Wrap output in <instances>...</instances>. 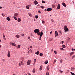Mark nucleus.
<instances>
[{"mask_svg":"<svg viewBox=\"0 0 75 75\" xmlns=\"http://www.w3.org/2000/svg\"><path fill=\"white\" fill-rule=\"evenodd\" d=\"M28 14L30 16V17H32V14H31V13H28Z\"/></svg>","mask_w":75,"mask_h":75,"instance_id":"nucleus-27","label":"nucleus"},{"mask_svg":"<svg viewBox=\"0 0 75 75\" xmlns=\"http://www.w3.org/2000/svg\"><path fill=\"white\" fill-rule=\"evenodd\" d=\"M3 38L4 40H6V37H5V36L4 35V34L3 33Z\"/></svg>","mask_w":75,"mask_h":75,"instance_id":"nucleus-16","label":"nucleus"},{"mask_svg":"<svg viewBox=\"0 0 75 75\" xmlns=\"http://www.w3.org/2000/svg\"><path fill=\"white\" fill-rule=\"evenodd\" d=\"M43 35V33L42 32H41L40 33V38H41V37H42V35Z\"/></svg>","mask_w":75,"mask_h":75,"instance_id":"nucleus-9","label":"nucleus"},{"mask_svg":"<svg viewBox=\"0 0 75 75\" xmlns=\"http://www.w3.org/2000/svg\"><path fill=\"white\" fill-rule=\"evenodd\" d=\"M62 44H64V41H62Z\"/></svg>","mask_w":75,"mask_h":75,"instance_id":"nucleus-53","label":"nucleus"},{"mask_svg":"<svg viewBox=\"0 0 75 75\" xmlns=\"http://www.w3.org/2000/svg\"><path fill=\"white\" fill-rule=\"evenodd\" d=\"M35 62H34L33 63V65H35Z\"/></svg>","mask_w":75,"mask_h":75,"instance_id":"nucleus-55","label":"nucleus"},{"mask_svg":"<svg viewBox=\"0 0 75 75\" xmlns=\"http://www.w3.org/2000/svg\"><path fill=\"white\" fill-rule=\"evenodd\" d=\"M46 75H49V73L48 72H47L46 73Z\"/></svg>","mask_w":75,"mask_h":75,"instance_id":"nucleus-38","label":"nucleus"},{"mask_svg":"<svg viewBox=\"0 0 75 75\" xmlns=\"http://www.w3.org/2000/svg\"><path fill=\"white\" fill-rule=\"evenodd\" d=\"M60 73H62L63 71H61V70H60Z\"/></svg>","mask_w":75,"mask_h":75,"instance_id":"nucleus-48","label":"nucleus"},{"mask_svg":"<svg viewBox=\"0 0 75 75\" xmlns=\"http://www.w3.org/2000/svg\"><path fill=\"white\" fill-rule=\"evenodd\" d=\"M34 61H35L34 62H36V59H35Z\"/></svg>","mask_w":75,"mask_h":75,"instance_id":"nucleus-54","label":"nucleus"},{"mask_svg":"<svg viewBox=\"0 0 75 75\" xmlns=\"http://www.w3.org/2000/svg\"><path fill=\"white\" fill-rule=\"evenodd\" d=\"M43 55V54L40 53V54L39 55H40V57H41Z\"/></svg>","mask_w":75,"mask_h":75,"instance_id":"nucleus-26","label":"nucleus"},{"mask_svg":"<svg viewBox=\"0 0 75 75\" xmlns=\"http://www.w3.org/2000/svg\"><path fill=\"white\" fill-rule=\"evenodd\" d=\"M18 23H20L21 21V18H19L18 19Z\"/></svg>","mask_w":75,"mask_h":75,"instance_id":"nucleus-12","label":"nucleus"},{"mask_svg":"<svg viewBox=\"0 0 75 75\" xmlns=\"http://www.w3.org/2000/svg\"><path fill=\"white\" fill-rule=\"evenodd\" d=\"M62 48H65V45H63L62 46Z\"/></svg>","mask_w":75,"mask_h":75,"instance_id":"nucleus-33","label":"nucleus"},{"mask_svg":"<svg viewBox=\"0 0 75 75\" xmlns=\"http://www.w3.org/2000/svg\"><path fill=\"white\" fill-rule=\"evenodd\" d=\"M40 67L39 69H40V71H41V70H42V66H41Z\"/></svg>","mask_w":75,"mask_h":75,"instance_id":"nucleus-24","label":"nucleus"},{"mask_svg":"<svg viewBox=\"0 0 75 75\" xmlns=\"http://www.w3.org/2000/svg\"><path fill=\"white\" fill-rule=\"evenodd\" d=\"M21 60H22V61H23V62H24V58L22 57L21 58Z\"/></svg>","mask_w":75,"mask_h":75,"instance_id":"nucleus-30","label":"nucleus"},{"mask_svg":"<svg viewBox=\"0 0 75 75\" xmlns=\"http://www.w3.org/2000/svg\"><path fill=\"white\" fill-rule=\"evenodd\" d=\"M52 7L53 8H55V5H54L52 4Z\"/></svg>","mask_w":75,"mask_h":75,"instance_id":"nucleus-29","label":"nucleus"},{"mask_svg":"<svg viewBox=\"0 0 75 75\" xmlns=\"http://www.w3.org/2000/svg\"><path fill=\"white\" fill-rule=\"evenodd\" d=\"M18 13H16L14 14V16L15 17H17V16H18Z\"/></svg>","mask_w":75,"mask_h":75,"instance_id":"nucleus-14","label":"nucleus"},{"mask_svg":"<svg viewBox=\"0 0 75 75\" xmlns=\"http://www.w3.org/2000/svg\"><path fill=\"white\" fill-rule=\"evenodd\" d=\"M21 63L19 64V66H21V65H24V63H23V61H21Z\"/></svg>","mask_w":75,"mask_h":75,"instance_id":"nucleus-4","label":"nucleus"},{"mask_svg":"<svg viewBox=\"0 0 75 75\" xmlns=\"http://www.w3.org/2000/svg\"><path fill=\"white\" fill-rule=\"evenodd\" d=\"M55 37H57V35H58V32L57 31H55Z\"/></svg>","mask_w":75,"mask_h":75,"instance_id":"nucleus-8","label":"nucleus"},{"mask_svg":"<svg viewBox=\"0 0 75 75\" xmlns=\"http://www.w3.org/2000/svg\"><path fill=\"white\" fill-rule=\"evenodd\" d=\"M40 7L41 8H44V7L43 6H40Z\"/></svg>","mask_w":75,"mask_h":75,"instance_id":"nucleus-36","label":"nucleus"},{"mask_svg":"<svg viewBox=\"0 0 75 75\" xmlns=\"http://www.w3.org/2000/svg\"><path fill=\"white\" fill-rule=\"evenodd\" d=\"M45 64H48V60H46L45 62Z\"/></svg>","mask_w":75,"mask_h":75,"instance_id":"nucleus-21","label":"nucleus"},{"mask_svg":"<svg viewBox=\"0 0 75 75\" xmlns=\"http://www.w3.org/2000/svg\"><path fill=\"white\" fill-rule=\"evenodd\" d=\"M1 8H2V7L0 6V9H1Z\"/></svg>","mask_w":75,"mask_h":75,"instance_id":"nucleus-58","label":"nucleus"},{"mask_svg":"<svg viewBox=\"0 0 75 75\" xmlns=\"http://www.w3.org/2000/svg\"><path fill=\"white\" fill-rule=\"evenodd\" d=\"M52 39H50L49 40L50 41H52Z\"/></svg>","mask_w":75,"mask_h":75,"instance_id":"nucleus-42","label":"nucleus"},{"mask_svg":"<svg viewBox=\"0 0 75 75\" xmlns=\"http://www.w3.org/2000/svg\"><path fill=\"white\" fill-rule=\"evenodd\" d=\"M57 9H58L59 10H60V4H58L57 7Z\"/></svg>","mask_w":75,"mask_h":75,"instance_id":"nucleus-6","label":"nucleus"},{"mask_svg":"<svg viewBox=\"0 0 75 75\" xmlns=\"http://www.w3.org/2000/svg\"><path fill=\"white\" fill-rule=\"evenodd\" d=\"M47 10V9H45V11H46Z\"/></svg>","mask_w":75,"mask_h":75,"instance_id":"nucleus-61","label":"nucleus"},{"mask_svg":"<svg viewBox=\"0 0 75 75\" xmlns=\"http://www.w3.org/2000/svg\"><path fill=\"white\" fill-rule=\"evenodd\" d=\"M71 71H74V70H75V68L71 67Z\"/></svg>","mask_w":75,"mask_h":75,"instance_id":"nucleus-18","label":"nucleus"},{"mask_svg":"<svg viewBox=\"0 0 75 75\" xmlns=\"http://www.w3.org/2000/svg\"><path fill=\"white\" fill-rule=\"evenodd\" d=\"M30 63H31V62H30V61L28 60L27 62V65H30Z\"/></svg>","mask_w":75,"mask_h":75,"instance_id":"nucleus-7","label":"nucleus"},{"mask_svg":"<svg viewBox=\"0 0 75 75\" xmlns=\"http://www.w3.org/2000/svg\"><path fill=\"white\" fill-rule=\"evenodd\" d=\"M69 40H70V38H68V40H67L68 42V41H69Z\"/></svg>","mask_w":75,"mask_h":75,"instance_id":"nucleus-46","label":"nucleus"},{"mask_svg":"<svg viewBox=\"0 0 75 75\" xmlns=\"http://www.w3.org/2000/svg\"><path fill=\"white\" fill-rule=\"evenodd\" d=\"M38 13H40V11H38Z\"/></svg>","mask_w":75,"mask_h":75,"instance_id":"nucleus-60","label":"nucleus"},{"mask_svg":"<svg viewBox=\"0 0 75 75\" xmlns=\"http://www.w3.org/2000/svg\"><path fill=\"white\" fill-rule=\"evenodd\" d=\"M13 75H16L15 74H13Z\"/></svg>","mask_w":75,"mask_h":75,"instance_id":"nucleus-63","label":"nucleus"},{"mask_svg":"<svg viewBox=\"0 0 75 75\" xmlns=\"http://www.w3.org/2000/svg\"><path fill=\"white\" fill-rule=\"evenodd\" d=\"M60 49L61 50H64V49H63V48H60Z\"/></svg>","mask_w":75,"mask_h":75,"instance_id":"nucleus-50","label":"nucleus"},{"mask_svg":"<svg viewBox=\"0 0 75 75\" xmlns=\"http://www.w3.org/2000/svg\"><path fill=\"white\" fill-rule=\"evenodd\" d=\"M42 24H44V23H45V21L43 20H42Z\"/></svg>","mask_w":75,"mask_h":75,"instance_id":"nucleus-37","label":"nucleus"},{"mask_svg":"<svg viewBox=\"0 0 75 75\" xmlns=\"http://www.w3.org/2000/svg\"><path fill=\"white\" fill-rule=\"evenodd\" d=\"M64 30L65 31V32H67V31H69L67 25L64 27Z\"/></svg>","mask_w":75,"mask_h":75,"instance_id":"nucleus-1","label":"nucleus"},{"mask_svg":"<svg viewBox=\"0 0 75 75\" xmlns=\"http://www.w3.org/2000/svg\"><path fill=\"white\" fill-rule=\"evenodd\" d=\"M30 48H32L33 47H32V46H30Z\"/></svg>","mask_w":75,"mask_h":75,"instance_id":"nucleus-59","label":"nucleus"},{"mask_svg":"<svg viewBox=\"0 0 75 75\" xmlns=\"http://www.w3.org/2000/svg\"><path fill=\"white\" fill-rule=\"evenodd\" d=\"M42 3H45V1H42Z\"/></svg>","mask_w":75,"mask_h":75,"instance_id":"nucleus-40","label":"nucleus"},{"mask_svg":"<svg viewBox=\"0 0 75 75\" xmlns=\"http://www.w3.org/2000/svg\"><path fill=\"white\" fill-rule=\"evenodd\" d=\"M39 31H40V30H39L38 29H36L34 30L35 33V34H36V33H39Z\"/></svg>","mask_w":75,"mask_h":75,"instance_id":"nucleus-2","label":"nucleus"},{"mask_svg":"<svg viewBox=\"0 0 75 75\" xmlns=\"http://www.w3.org/2000/svg\"><path fill=\"white\" fill-rule=\"evenodd\" d=\"M13 43L11 42L9 43L10 45H12V44Z\"/></svg>","mask_w":75,"mask_h":75,"instance_id":"nucleus-47","label":"nucleus"},{"mask_svg":"<svg viewBox=\"0 0 75 75\" xmlns=\"http://www.w3.org/2000/svg\"><path fill=\"white\" fill-rule=\"evenodd\" d=\"M41 40V38H39V40Z\"/></svg>","mask_w":75,"mask_h":75,"instance_id":"nucleus-62","label":"nucleus"},{"mask_svg":"<svg viewBox=\"0 0 75 75\" xmlns=\"http://www.w3.org/2000/svg\"><path fill=\"white\" fill-rule=\"evenodd\" d=\"M62 4L63 6L64 7H66V4H65L64 3H62Z\"/></svg>","mask_w":75,"mask_h":75,"instance_id":"nucleus-13","label":"nucleus"},{"mask_svg":"<svg viewBox=\"0 0 75 75\" xmlns=\"http://www.w3.org/2000/svg\"><path fill=\"white\" fill-rule=\"evenodd\" d=\"M70 73L72 75H75V74L74 73H72L71 72H70Z\"/></svg>","mask_w":75,"mask_h":75,"instance_id":"nucleus-28","label":"nucleus"},{"mask_svg":"<svg viewBox=\"0 0 75 75\" xmlns=\"http://www.w3.org/2000/svg\"><path fill=\"white\" fill-rule=\"evenodd\" d=\"M14 18L15 20H17V17H15V16H13V17Z\"/></svg>","mask_w":75,"mask_h":75,"instance_id":"nucleus-22","label":"nucleus"},{"mask_svg":"<svg viewBox=\"0 0 75 75\" xmlns=\"http://www.w3.org/2000/svg\"><path fill=\"white\" fill-rule=\"evenodd\" d=\"M51 21L52 22H54V20L52 19H51Z\"/></svg>","mask_w":75,"mask_h":75,"instance_id":"nucleus-44","label":"nucleus"},{"mask_svg":"<svg viewBox=\"0 0 75 75\" xmlns=\"http://www.w3.org/2000/svg\"><path fill=\"white\" fill-rule=\"evenodd\" d=\"M35 54H37V55H39L40 54V52L38 51H37L36 53H35Z\"/></svg>","mask_w":75,"mask_h":75,"instance_id":"nucleus-11","label":"nucleus"},{"mask_svg":"<svg viewBox=\"0 0 75 75\" xmlns=\"http://www.w3.org/2000/svg\"><path fill=\"white\" fill-rule=\"evenodd\" d=\"M52 31L50 32V34H52Z\"/></svg>","mask_w":75,"mask_h":75,"instance_id":"nucleus-56","label":"nucleus"},{"mask_svg":"<svg viewBox=\"0 0 75 75\" xmlns=\"http://www.w3.org/2000/svg\"><path fill=\"white\" fill-rule=\"evenodd\" d=\"M6 20H8V21H10L11 19L9 17H7L6 18Z\"/></svg>","mask_w":75,"mask_h":75,"instance_id":"nucleus-17","label":"nucleus"},{"mask_svg":"<svg viewBox=\"0 0 75 75\" xmlns=\"http://www.w3.org/2000/svg\"><path fill=\"white\" fill-rule=\"evenodd\" d=\"M56 62V60L55 59V60H54V64Z\"/></svg>","mask_w":75,"mask_h":75,"instance_id":"nucleus-41","label":"nucleus"},{"mask_svg":"<svg viewBox=\"0 0 75 75\" xmlns=\"http://www.w3.org/2000/svg\"><path fill=\"white\" fill-rule=\"evenodd\" d=\"M71 50H72V51H75V49H71Z\"/></svg>","mask_w":75,"mask_h":75,"instance_id":"nucleus-51","label":"nucleus"},{"mask_svg":"<svg viewBox=\"0 0 75 75\" xmlns=\"http://www.w3.org/2000/svg\"><path fill=\"white\" fill-rule=\"evenodd\" d=\"M33 3L35 5L37 4H38V2H37V1H36V0H35V1H34Z\"/></svg>","mask_w":75,"mask_h":75,"instance_id":"nucleus-15","label":"nucleus"},{"mask_svg":"<svg viewBox=\"0 0 75 75\" xmlns=\"http://www.w3.org/2000/svg\"><path fill=\"white\" fill-rule=\"evenodd\" d=\"M70 54H71L72 55V54H74V52H72L70 53Z\"/></svg>","mask_w":75,"mask_h":75,"instance_id":"nucleus-32","label":"nucleus"},{"mask_svg":"<svg viewBox=\"0 0 75 75\" xmlns=\"http://www.w3.org/2000/svg\"><path fill=\"white\" fill-rule=\"evenodd\" d=\"M26 8H27V9H28H28H29V5H27L26 6Z\"/></svg>","mask_w":75,"mask_h":75,"instance_id":"nucleus-25","label":"nucleus"},{"mask_svg":"<svg viewBox=\"0 0 75 75\" xmlns=\"http://www.w3.org/2000/svg\"><path fill=\"white\" fill-rule=\"evenodd\" d=\"M16 37H17V38H20V35H16Z\"/></svg>","mask_w":75,"mask_h":75,"instance_id":"nucleus-20","label":"nucleus"},{"mask_svg":"<svg viewBox=\"0 0 75 75\" xmlns=\"http://www.w3.org/2000/svg\"><path fill=\"white\" fill-rule=\"evenodd\" d=\"M20 47H21V45H18V48H20Z\"/></svg>","mask_w":75,"mask_h":75,"instance_id":"nucleus-31","label":"nucleus"},{"mask_svg":"<svg viewBox=\"0 0 75 75\" xmlns=\"http://www.w3.org/2000/svg\"><path fill=\"white\" fill-rule=\"evenodd\" d=\"M28 75H31V74H30V73H29L28 74Z\"/></svg>","mask_w":75,"mask_h":75,"instance_id":"nucleus-64","label":"nucleus"},{"mask_svg":"<svg viewBox=\"0 0 75 75\" xmlns=\"http://www.w3.org/2000/svg\"><path fill=\"white\" fill-rule=\"evenodd\" d=\"M75 57V55H74V56L72 57V59H73V58H74Z\"/></svg>","mask_w":75,"mask_h":75,"instance_id":"nucleus-43","label":"nucleus"},{"mask_svg":"<svg viewBox=\"0 0 75 75\" xmlns=\"http://www.w3.org/2000/svg\"><path fill=\"white\" fill-rule=\"evenodd\" d=\"M37 33H38V35H40V32H38Z\"/></svg>","mask_w":75,"mask_h":75,"instance_id":"nucleus-39","label":"nucleus"},{"mask_svg":"<svg viewBox=\"0 0 75 75\" xmlns=\"http://www.w3.org/2000/svg\"><path fill=\"white\" fill-rule=\"evenodd\" d=\"M61 63H62V59H61L60 61Z\"/></svg>","mask_w":75,"mask_h":75,"instance_id":"nucleus-49","label":"nucleus"},{"mask_svg":"<svg viewBox=\"0 0 75 75\" xmlns=\"http://www.w3.org/2000/svg\"><path fill=\"white\" fill-rule=\"evenodd\" d=\"M32 72L33 73H35V69H34L33 70Z\"/></svg>","mask_w":75,"mask_h":75,"instance_id":"nucleus-23","label":"nucleus"},{"mask_svg":"<svg viewBox=\"0 0 75 75\" xmlns=\"http://www.w3.org/2000/svg\"><path fill=\"white\" fill-rule=\"evenodd\" d=\"M49 69H50V66H47V71H48Z\"/></svg>","mask_w":75,"mask_h":75,"instance_id":"nucleus-10","label":"nucleus"},{"mask_svg":"<svg viewBox=\"0 0 75 75\" xmlns=\"http://www.w3.org/2000/svg\"><path fill=\"white\" fill-rule=\"evenodd\" d=\"M35 17L36 18H38V16H36Z\"/></svg>","mask_w":75,"mask_h":75,"instance_id":"nucleus-35","label":"nucleus"},{"mask_svg":"<svg viewBox=\"0 0 75 75\" xmlns=\"http://www.w3.org/2000/svg\"><path fill=\"white\" fill-rule=\"evenodd\" d=\"M52 10V8H48L47 9V11H51Z\"/></svg>","mask_w":75,"mask_h":75,"instance_id":"nucleus-5","label":"nucleus"},{"mask_svg":"<svg viewBox=\"0 0 75 75\" xmlns=\"http://www.w3.org/2000/svg\"><path fill=\"white\" fill-rule=\"evenodd\" d=\"M28 39H30V37H28Z\"/></svg>","mask_w":75,"mask_h":75,"instance_id":"nucleus-57","label":"nucleus"},{"mask_svg":"<svg viewBox=\"0 0 75 75\" xmlns=\"http://www.w3.org/2000/svg\"><path fill=\"white\" fill-rule=\"evenodd\" d=\"M54 53H55V54H57V51L55 50L54 51Z\"/></svg>","mask_w":75,"mask_h":75,"instance_id":"nucleus-34","label":"nucleus"},{"mask_svg":"<svg viewBox=\"0 0 75 75\" xmlns=\"http://www.w3.org/2000/svg\"><path fill=\"white\" fill-rule=\"evenodd\" d=\"M2 15L3 17H4V16H5V15H4V13H2Z\"/></svg>","mask_w":75,"mask_h":75,"instance_id":"nucleus-45","label":"nucleus"},{"mask_svg":"<svg viewBox=\"0 0 75 75\" xmlns=\"http://www.w3.org/2000/svg\"><path fill=\"white\" fill-rule=\"evenodd\" d=\"M7 56L8 57H10V56H11V54H10V52L9 51H8Z\"/></svg>","mask_w":75,"mask_h":75,"instance_id":"nucleus-3","label":"nucleus"},{"mask_svg":"<svg viewBox=\"0 0 75 75\" xmlns=\"http://www.w3.org/2000/svg\"><path fill=\"white\" fill-rule=\"evenodd\" d=\"M21 36H24V34H21Z\"/></svg>","mask_w":75,"mask_h":75,"instance_id":"nucleus-52","label":"nucleus"},{"mask_svg":"<svg viewBox=\"0 0 75 75\" xmlns=\"http://www.w3.org/2000/svg\"><path fill=\"white\" fill-rule=\"evenodd\" d=\"M12 45L13 46H15L16 47V44H15V43H12Z\"/></svg>","mask_w":75,"mask_h":75,"instance_id":"nucleus-19","label":"nucleus"}]
</instances>
